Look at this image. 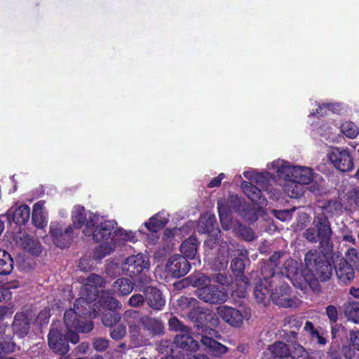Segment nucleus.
Segmentation results:
<instances>
[{
    "instance_id": "obj_61",
    "label": "nucleus",
    "mask_w": 359,
    "mask_h": 359,
    "mask_svg": "<svg viewBox=\"0 0 359 359\" xmlns=\"http://www.w3.org/2000/svg\"><path fill=\"white\" fill-rule=\"evenodd\" d=\"M291 356L292 357V359H310L309 353L302 346H299L292 353L291 352Z\"/></svg>"
},
{
    "instance_id": "obj_13",
    "label": "nucleus",
    "mask_w": 359,
    "mask_h": 359,
    "mask_svg": "<svg viewBox=\"0 0 359 359\" xmlns=\"http://www.w3.org/2000/svg\"><path fill=\"white\" fill-rule=\"evenodd\" d=\"M49 229L53 242L57 248L64 249L71 245L73 238L71 225L64 226L58 222H51Z\"/></svg>"
},
{
    "instance_id": "obj_21",
    "label": "nucleus",
    "mask_w": 359,
    "mask_h": 359,
    "mask_svg": "<svg viewBox=\"0 0 359 359\" xmlns=\"http://www.w3.org/2000/svg\"><path fill=\"white\" fill-rule=\"evenodd\" d=\"M147 305L156 311H161L165 305V299L161 291L154 286H147L142 289Z\"/></svg>"
},
{
    "instance_id": "obj_49",
    "label": "nucleus",
    "mask_w": 359,
    "mask_h": 359,
    "mask_svg": "<svg viewBox=\"0 0 359 359\" xmlns=\"http://www.w3.org/2000/svg\"><path fill=\"white\" fill-rule=\"evenodd\" d=\"M81 297L79 299H83L90 302H94L98 295V290L95 287L85 283L80 291Z\"/></svg>"
},
{
    "instance_id": "obj_58",
    "label": "nucleus",
    "mask_w": 359,
    "mask_h": 359,
    "mask_svg": "<svg viewBox=\"0 0 359 359\" xmlns=\"http://www.w3.org/2000/svg\"><path fill=\"white\" fill-rule=\"evenodd\" d=\"M124 230L121 228H115L112 231V236H111V242L113 245H116V244H120L121 242L124 240Z\"/></svg>"
},
{
    "instance_id": "obj_2",
    "label": "nucleus",
    "mask_w": 359,
    "mask_h": 359,
    "mask_svg": "<svg viewBox=\"0 0 359 359\" xmlns=\"http://www.w3.org/2000/svg\"><path fill=\"white\" fill-rule=\"evenodd\" d=\"M332 236V230L328 217L316 213L312 226L306 230V239L312 243L318 242L323 248L330 245Z\"/></svg>"
},
{
    "instance_id": "obj_27",
    "label": "nucleus",
    "mask_w": 359,
    "mask_h": 359,
    "mask_svg": "<svg viewBox=\"0 0 359 359\" xmlns=\"http://www.w3.org/2000/svg\"><path fill=\"white\" fill-rule=\"evenodd\" d=\"M13 332L20 337H24L30 330V320L23 312H17L12 324Z\"/></svg>"
},
{
    "instance_id": "obj_14",
    "label": "nucleus",
    "mask_w": 359,
    "mask_h": 359,
    "mask_svg": "<svg viewBox=\"0 0 359 359\" xmlns=\"http://www.w3.org/2000/svg\"><path fill=\"white\" fill-rule=\"evenodd\" d=\"M64 323L65 328L74 329L80 333H88L94 328L93 320L81 319L74 307L65 312Z\"/></svg>"
},
{
    "instance_id": "obj_22",
    "label": "nucleus",
    "mask_w": 359,
    "mask_h": 359,
    "mask_svg": "<svg viewBox=\"0 0 359 359\" xmlns=\"http://www.w3.org/2000/svg\"><path fill=\"white\" fill-rule=\"evenodd\" d=\"M264 278V280H260L256 283L254 288V296L256 301L259 304L266 305L269 301L270 292L271 293V283H275L277 279Z\"/></svg>"
},
{
    "instance_id": "obj_9",
    "label": "nucleus",
    "mask_w": 359,
    "mask_h": 359,
    "mask_svg": "<svg viewBox=\"0 0 359 359\" xmlns=\"http://www.w3.org/2000/svg\"><path fill=\"white\" fill-rule=\"evenodd\" d=\"M292 289L286 283H281L272 290L270 298L273 303L282 308H296L299 305V299L291 297Z\"/></svg>"
},
{
    "instance_id": "obj_19",
    "label": "nucleus",
    "mask_w": 359,
    "mask_h": 359,
    "mask_svg": "<svg viewBox=\"0 0 359 359\" xmlns=\"http://www.w3.org/2000/svg\"><path fill=\"white\" fill-rule=\"evenodd\" d=\"M187 317L194 323L198 331L206 332L208 328V322L212 318V314L208 310L198 305L188 313Z\"/></svg>"
},
{
    "instance_id": "obj_45",
    "label": "nucleus",
    "mask_w": 359,
    "mask_h": 359,
    "mask_svg": "<svg viewBox=\"0 0 359 359\" xmlns=\"http://www.w3.org/2000/svg\"><path fill=\"white\" fill-rule=\"evenodd\" d=\"M121 318V314L118 311H104L101 316L102 324L108 327L118 324Z\"/></svg>"
},
{
    "instance_id": "obj_31",
    "label": "nucleus",
    "mask_w": 359,
    "mask_h": 359,
    "mask_svg": "<svg viewBox=\"0 0 359 359\" xmlns=\"http://www.w3.org/2000/svg\"><path fill=\"white\" fill-rule=\"evenodd\" d=\"M134 289V283L127 278L116 279L111 285V291L114 294L118 297H124L130 294Z\"/></svg>"
},
{
    "instance_id": "obj_36",
    "label": "nucleus",
    "mask_w": 359,
    "mask_h": 359,
    "mask_svg": "<svg viewBox=\"0 0 359 359\" xmlns=\"http://www.w3.org/2000/svg\"><path fill=\"white\" fill-rule=\"evenodd\" d=\"M320 212L317 214H323L328 217H332L334 215H339L342 212V204L337 200H327L322 203L318 207Z\"/></svg>"
},
{
    "instance_id": "obj_30",
    "label": "nucleus",
    "mask_w": 359,
    "mask_h": 359,
    "mask_svg": "<svg viewBox=\"0 0 359 359\" xmlns=\"http://www.w3.org/2000/svg\"><path fill=\"white\" fill-rule=\"evenodd\" d=\"M281 257L280 252H274L269 259L267 263L262 268V275L266 280L267 278L279 279V273H276L275 267L278 266V261Z\"/></svg>"
},
{
    "instance_id": "obj_15",
    "label": "nucleus",
    "mask_w": 359,
    "mask_h": 359,
    "mask_svg": "<svg viewBox=\"0 0 359 359\" xmlns=\"http://www.w3.org/2000/svg\"><path fill=\"white\" fill-rule=\"evenodd\" d=\"M278 174L282 177H292L304 187L313 180V172L311 168L301 166H290L279 170Z\"/></svg>"
},
{
    "instance_id": "obj_3",
    "label": "nucleus",
    "mask_w": 359,
    "mask_h": 359,
    "mask_svg": "<svg viewBox=\"0 0 359 359\" xmlns=\"http://www.w3.org/2000/svg\"><path fill=\"white\" fill-rule=\"evenodd\" d=\"M117 226L115 220L99 222V216L92 215L83 229V233L86 237H91L95 243L104 242L110 239L112 231Z\"/></svg>"
},
{
    "instance_id": "obj_23",
    "label": "nucleus",
    "mask_w": 359,
    "mask_h": 359,
    "mask_svg": "<svg viewBox=\"0 0 359 359\" xmlns=\"http://www.w3.org/2000/svg\"><path fill=\"white\" fill-rule=\"evenodd\" d=\"M302 325V321L294 316H286L283 320V332L287 341L297 339L298 331Z\"/></svg>"
},
{
    "instance_id": "obj_35",
    "label": "nucleus",
    "mask_w": 359,
    "mask_h": 359,
    "mask_svg": "<svg viewBox=\"0 0 359 359\" xmlns=\"http://www.w3.org/2000/svg\"><path fill=\"white\" fill-rule=\"evenodd\" d=\"M215 231H219V229L215 215L209 214L200 218L198 223L200 233L210 235Z\"/></svg>"
},
{
    "instance_id": "obj_43",
    "label": "nucleus",
    "mask_w": 359,
    "mask_h": 359,
    "mask_svg": "<svg viewBox=\"0 0 359 359\" xmlns=\"http://www.w3.org/2000/svg\"><path fill=\"white\" fill-rule=\"evenodd\" d=\"M187 280L193 287L201 288L207 287L210 283V278L205 274L200 272L194 273L187 278Z\"/></svg>"
},
{
    "instance_id": "obj_18",
    "label": "nucleus",
    "mask_w": 359,
    "mask_h": 359,
    "mask_svg": "<svg viewBox=\"0 0 359 359\" xmlns=\"http://www.w3.org/2000/svg\"><path fill=\"white\" fill-rule=\"evenodd\" d=\"M217 315L226 323L234 327H240L243 323V315L231 306L220 305L217 308Z\"/></svg>"
},
{
    "instance_id": "obj_56",
    "label": "nucleus",
    "mask_w": 359,
    "mask_h": 359,
    "mask_svg": "<svg viewBox=\"0 0 359 359\" xmlns=\"http://www.w3.org/2000/svg\"><path fill=\"white\" fill-rule=\"evenodd\" d=\"M109 345V341L103 337H96L93 339V346L97 351H105Z\"/></svg>"
},
{
    "instance_id": "obj_40",
    "label": "nucleus",
    "mask_w": 359,
    "mask_h": 359,
    "mask_svg": "<svg viewBox=\"0 0 359 359\" xmlns=\"http://www.w3.org/2000/svg\"><path fill=\"white\" fill-rule=\"evenodd\" d=\"M199 304V302L194 297L182 296L177 300L176 309L180 312L188 314L190 311L195 309Z\"/></svg>"
},
{
    "instance_id": "obj_60",
    "label": "nucleus",
    "mask_w": 359,
    "mask_h": 359,
    "mask_svg": "<svg viewBox=\"0 0 359 359\" xmlns=\"http://www.w3.org/2000/svg\"><path fill=\"white\" fill-rule=\"evenodd\" d=\"M349 344L354 349L359 351V330H351L349 332Z\"/></svg>"
},
{
    "instance_id": "obj_41",
    "label": "nucleus",
    "mask_w": 359,
    "mask_h": 359,
    "mask_svg": "<svg viewBox=\"0 0 359 359\" xmlns=\"http://www.w3.org/2000/svg\"><path fill=\"white\" fill-rule=\"evenodd\" d=\"M227 203L229 208L241 215L247 212L249 208V205L238 195H229Z\"/></svg>"
},
{
    "instance_id": "obj_37",
    "label": "nucleus",
    "mask_w": 359,
    "mask_h": 359,
    "mask_svg": "<svg viewBox=\"0 0 359 359\" xmlns=\"http://www.w3.org/2000/svg\"><path fill=\"white\" fill-rule=\"evenodd\" d=\"M92 215H96L93 212L86 213L83 207L76 208L72 214V221L74 228L81 229L83 226L86 227V223Z\"/></svg>"
},
{
    "instance_id": "obj_32",
    "label": "nucleus",
    "mask_w": 359,
    "mask_h": 359,
    "mask_svg": "<svg viewBox=\"0 0 359 359\" xmlns=\"http://www.w3.org/2000/svg\"><path fill=\"white\" fill-rule=\"evenodd\" d=\"M285 180L283 190L290 198H298L303 196L304 187L292 177H283Z\"/></svg>"
},
{
    "instance_id": "obj_51",
    "label": "nucleus",
    "mask_w": 359,
    "mask_h": 359,
    "mask_svg": "<svg viewBox=\"0 0 359 359\" xmlns=\"http://www.w3.org/2000/svg\"><path fill=\"white\" fill-rule=\"evenodd\" d=\"M100 304L107 309L105 311H117L116 309L121 307V303L113 297H102L100 299Z\"/></svg>"
},
{
    "instance_id": "obj_17",
    "label": "nucleus",
    "mask_w": 359,
    "mask_h": 359,
    "mask_svg": "<svg viewBox=\"0 0 359 359\" xmlns=\"http://www.w3.org/2000/svg\"><path fill=\"white\" fill-rule=\"evenodd\" d=\"M140 323L147 336L150 338L159 337L165 333L163 322L158 318L143 316L140 318Z\"/></svg>"
},
{
    "instance_id": "obj_54",
    "label": "nucleus",
    "mask_w": 359,
    "mask_h": 359,
    "mask_svg": "<svg viewBox=\"0 0 359 359\" xmlns=\"http://www.w3.org/2000/svg\"><path fill=\"white\" fill-rule=\"evenodd\" d=\"M86 283L88 285L95 287V288L98 290L99 287L102 288L104 287L105 280L101 276L95 273H90L88 276Z\"/></svg>"
},
{
    "instance_id": "obj_24",
    "label": "nucleus",
    "mask_w": 359,
    "mask_h": 359,
    "mask_svg": "<svg viewBox=\"0 0 359 359\" xmlns=\"http://www.w3.org/2000/svg\"><path fill=\"white\" fill-rule=\"evenodd\" d=\"M174 342L177 347L190 353H195L199 348L198 341L190 334V330L176 334Z\"/></svg>"
},
{
    "instance_id": "obj_7",
    "label": "nucleus",
    "mask_w": 359,
    "mask_h": 359,
    "mask_svg": "<svg viewBox=\"0 0 359 359\" xmlns=\"http://www.w3.org/2000/svg\"><path fill=\"white\" fill-rule=\"evenodd\" d=\"M48 343L50 348L57 354L65 355L68 353L69 346L67 338V329L62 322L52 323L48 334Z\"/></svg>"
},
{
    "instance_id": "obj_4",
    "label": "nucleus",
    "mask_w": 359,
    "mask_h": 359,
    "mask_svg": "<svg viewBox=\"0 0 359 359\" xmlns=\"http://www.w3.org/2000/svg\"><path fill=\"white\" fill-rule=\"evenodd\" d=\"M123 273L131 278H137L139 283L148 282V277L144 275L145 271L149 269L148 259L142 254L130 255L122 263Z\"/></svg>"
},
{
    "instance_id": "obj_38",
    "label": "nucleus",
    "mask_w": 359,
    "mask_h": 359,
    "mask_svg": "<svg viewBox=\"0 0 359 359\" xmlns=\"http://www.w3.org/2000/svg\"><path fill=\"white\" fill-rule=\"evenodd\" d=\"M168 222V219L166 217L161 216L160 214H156L144 223V226L148 231L157 233L159 230L163 229Z\"/></svg>"
},
{
    "instance_id": "obj_39",
    "label": "nucleus",
    "mask_w": 359,
    "mask_h": 359,
    "mask_svg": "<svg viewBox=\"0 0 359 359\" xmlns=\"http://www.w3.org/2000/svg\"><path fill=\"white\" fill-rule=\"evenodd\" d=\"M13 265L11 255L5 250L0 249V275H9L13 271Z\"/></svg>"
},
{
    "instance_id": "obj_29",
    "label": "nucleus",
    "mask_w": 359,
    "mask_h": 359,
    "mask_svg": "<svg viewBox=\"0 0 359 359\" xmlns=\"http://www.w3.org/2000/svg\"><path fill=\"white\" fill-rule=\"evenodd\" d=\"M354 269L348 265L344 259H340L338 265L335 266L336 274L338 279L344 284L351 283L355 278Z\"/></svg>"
},
{
    "instance_id": "obj_8",
    "label": "nucleus",
    "mask_w": 359,
    "mask_h": 359,
    "mask_svg": "<svg viewBox=\"0 0 359 359\" xmlns=\"http://www.w3.org/2000/svg\"><path fill=\"white\" fill-rule=\"evenodd\" d=\"M249 259L241 252L238 257H234L231 262V269L235 276V282L237 286L236 292L239 297H245L247 289L250 286L248 278L244 275L246 262Z\"/></svg>"
},
{
    "instance_id": "obj_33",
    "label": "nucleus",
    "mask_w": 359,
    "mask_h": 359,
    "mask_svg": "<svg viewBox=\"0 0 359 359\" xmlns=\"http://www.w3.org/2000/svg\"><path fill=\"white\" fill-rule=\"evenodd\" d=\"M199 242L194 236H191L184 240L180 245V252L185 258L193 259L198 252Z\"/></svg>"
},
{
    "instance_id": "obj_48",
    "label": "nucleus",
    "mask_w": 359,
    "mask_h": 359,
    "mask_svg": "<svg viewBox=\"0 0 359 359\" xmlns=\"http://www.w3.org/2000/svg\"><path fill=\"white\" fill-rule=\"evenodd\" d=\"M340 131L350 139L355 138L359 133L358 126L352 121H346L341 123L340 126Z\"/></svg>"
},
{
    "instance_id": "obj_44",
    "label": "nucleus",
    "mask_w": 359,
    "mask_h": 359,
    "mask_svg": "<svg viewBox=\"0 0 359 359\" xmlns=\"http://www.w3.org/2000/svg\"><path fill=\"white\" fill-rule=\"evenodd\" d=\"M344 313L349 320L359 323V302H349L345 306Z\"/></svg>"
},
{
    "instance_id": "obj_63",
    "label": "nucleus",
    "mask_w": 359,
    "mask_h": 359,
    "mask_svg": "<svg viewBox=\"0 0 359 359\" xmlns=\"http://www.w3.org/2000/svg\"><path fill=\"white\" fill-rule=\"evenodd\" d=\"M356 349H354L351 344L344 345L341 348V353L346 359H353L355 357Z\"/></svg>"
},
{
    "instance_id": "obj_53",
    "label": "nucleus",
    "mask_w": 359,
    "mask_h": 359,
    "mask_svg": "<svg viewBox=\"0 0 359 359\" xmlns=\"http://www.w3.org/2000/svg\"><path fill=\"white\" fill-rule=\"evenodd\" d=\"M168 326L170 330L179 333L187 332L190 328L184 325L175 316L170 318L168 320Z\"/></svg>"
},
{
    "instance_id": "obj_64",
    "label": "nucleus",
    "mask_w": 359,
    "mask_h": 359,
    "mask_svg": "<svg viewBox=\"0 0 359 359\" xmlns=\"http://www.w3.org/2000/svg\"><path fill=\"white\" fill-rule=\"evenodd\" d=\"M67 329V338L68 340V344L69 342L76 344L79 341V336L78 334V332L75 330V332L72 331V329Z\"/></svg>"
},
{
    "instance_id": "obj_10",
    "label": "nucleus",
    "mask_w": 359,
    "mask_h": 359,
    "mask_svg": "<svg viewBox=\"0 0 359 359\" xmlns=\"http://www.w3.org/2000/svg\"><path fill=\"white\" fill-rule=\"evenodd\" d=\"M196 295L203 302L210 304H222L229 298L227 290L216 285H208L196 290Z\"/></svg>"
},
{
    "instance_id": "obj_57",
    "label": "nucleus",
    "mask_w": 359,
    "mask_h": 359,
    "mask_svg": "<svg viewBox=\"0 0 359 359\" xmlns=\"http://www.w3.org/2000/svg\"><path fill=\"white\" fill-rule=\"evenodd\" d=\"M218 212L220 222L224 229L228 230L231 228V222L227 211H222L218 203Z\"/></svg>"
},
{
    "instance_id": "obj_52",
    "label": "nucleus",
    "mask_w": 359,
    "mask_h": 359,
    "mask_svg": "<svg viewBox=\"0 0 359 359\" xmlns=\"http://www.w3.org/2000/svg\"><path fill=\"white\" fill-rule=\"evenodd\" d=\"M15 344L13 341V336L8 334L4 341H0V355L4 353H10L15 351Z\"/></svg>"
},
{
    "instance_id": "obj_47",
    "label": "nucleus",
    "mask_w": 359,
    "mask_h": 359,
    "mask_svg": "<svg viewBox=\"0 0 359 359\" xmlns=\"http://www.w3.org/2000/svg\"><path fill=\"white\" fill-rule=\"evenodd\" d=\"M346 262L354 269L359 271V250L351 248L345 253V257L343 258Z\"/></svg>"
},
{
    "instance_id": "obj_6",
    "label": "nucleus",
    "mask_w": 359,
    "mask_h": 359,
    "mask_svg": "<svg viewBox=\"0 0 359 359\" xmlns=\"http://www.w3.org/2000/svg\"><path fill=\"white\" fill-rule=\"evenodd\" d=\"M123 319L128 325V337L130 347H140L147 344L148 339L142 332L140 323V311L127 310L123 313Z\"/></svg>"
},
{
    "instance_id": "obj_28",
    "label": "nucleus",
    "mask_w": 359,
    "mask_h": 359,
    "mask_svg": "<svg viewBox=\"0 0 359 359\" xmlns=\"http://www.w3.org/2000/svg\"><path fill=\"white\" fill-rule=\"evenodd\" d=\"M201 342L206 351L215 357H221L228 351V348L212 337L202 335Z\"/></svg>"
},
{
    "instance_id": "obj_5",
    "label": "nucleus",
    "mask_w": 359,
    "mask_h": 359,
    "mask_svg": "<svg viewBox=\"0 0 359 359\" xmlns=\"http://www.w3.org/2000/svg\"><path fill=\"white\" fill-rule=\"evenodd\" d=\"M259 174L255 177V182L257 186L252 184L251 182L243 181L241 183V189L246 196L254 203L262 205L266 203V198L263 196L262 190L271 191V185L267 178V175Z\"/></svg>"
},
{
    "instance_id": "obj_26",
    "label": "nucleus",
    "mask_w": 359,
    "mask_h": 359,
    "mask_svg": "<svg viewBox=\"0 0 359 359\" xmlns=\"http://www.w3.org/2000/svg\"><path fill=\"white\" fill-rule=\"evenodd\" d=\"M93 302L83 300V299H76L74 303V307L76 309V312L81 319L89 320L95 318L97 316L96 309L92 305Z\"/></svg>"
},
{
    "instance_id": "obj_62",
    "label": "nucleus",
    "mask_w": 359,
    "mask_h": 359,
    "mask_svg": "<svg viewBox=\"0 0 359 359\" xmlns=\"http://www.w3.org/2000/svg\"><path fill=\"white\" fill-rule=\"evenodd\" d=\"M326 314L332 323H336L338 320V312L336 306L329 305L326 307Z\"/></svg>"
},
{
    "instance_id": "obj_16",
    "label": "nucleus",
    "mask_w": 359,
    "mask_h": 359,
    "mask_svg": "<svg viewBox=\"0 0 359 359\" xmlns=\"http://www.w3.org/2000/svg\"><path fill=\"white\" fill-rule=\"evenodd\" d=\"M191 264L184 256L174 255L165 264L167 273L172 278H179L184 276L190 270Z\"/></svg>"
},
{
    "instance_id": "obj_59",
    "label": "nucleus",
    "mask_w": 359,
    "mask_h": 359,
    "mask_svg": "<svg viewBox=\"0 0 359 359\" xmlns=\"http://www.w3.org/2000/svg\"><path fill=\"white\" fill-rule=\"evenodd\" d=\"M212 278L215 282L222 285H228L231 281V278L226 276L225 273L221 272V271H218V272L212 276Z\"/></svg>"
},
{
    "instance_id": "obj_55",
    "label": "nucleus",
    "mask_w": 359,
    "mask_h": 359,
    "mask_svg": "<svg viewBox=\"0 0 359 359\" xmlns=\"http://www.w3.org/2000/svg\"><path fill=\"white\" fill-rule=\"evenodd\" d=\"M145 296L140 294H134L128 299V304L130 307L139 308L144 305Z\"/></svg>"
},
{
    "instance_id": "obj_20",
    "label": "nucleus",
    "mask_w": 359,
    "mask_h": 359,
    "mask_svg": "<svg viewBox=\"0 0 359 359\" xmlns=\"http://www.w3.org/2000/svg\"><path fill=\"white\" fill-rule=\"evenodd\" d=\"M261 359H292L289 345L282 341H276L263 352Z\"/></svg>"
},
{
    "instance_id": "obj_11",
    "label": "nucleus",
    "mask_w": 359,
    "mask_h": 359,
    "mask_svg": "<svg viewBox=\"0 0 359 359\" xmlns=\"http://www.w3.org/2000/svg\"><path fill=\"white\" fill-rule=\"evenodd\" d=\"M279 275L280 278L285 276L289 279L295 287L302 290H307L304 270L299 272V266L297 261L293 259L286 260Z\"/></svg>"
},
{
    "instance_id": "obj_50",
    "label": "nucleus",
    "mask_w": 359,
    "mask_h": 359,
    "mask_svg": "<svg viewBox=\"0 0 359 359\" xmlns=\"http://www.w3.org/2000/svg\"><path fill=\"white\" fill-rule=\"evenodd\" d=\"M127 333L126 326L123 324H116L109 327V336L115 341L123 339Z\"/></svg>"
},
{
    "instance_id": "obj_25",
    "label": "nucleus",
    "mask_w": 359,
    "mask_h": 359,
    "mask_svg": "<svg viewBox=\"0 0 359 359\" xmlns=\"http://www.w3.org/2000/svg\"><path fill=\"white\" fill-rule=\"evenodd\" d=\"M20 247L30 255L39 257L42 252V245L40 241L34 236L24 234L19 239Z\"/></svg>"
},
{
    "instance_id": "obj_42",
    "label": "nucleus",
    "mask_w": 359,
    "mask_h": 359,
    "mask_svg": "<svg viewBox=\"0 0 359 359\" xmlns=\"http://www.w3.org/2000/svg\"><path fill=\"white\" fill-rule=\"evenodd\" d=\"M228 257L229 252L226 250L220 248L218 249L217 254L212 262V266L216 271L224 270L227 267L229 263Z\"/></svg>"
},
{
    "instance_id": "obj_46",
    "label": "nucleus",
    "mask_w": 359,
    "mask_h": 359,
    "mask_svg": "<svg viewBox=\"0 0 359 359\" xmlns=\"http://www.w3.org/2000/svg\"><path fill=\"white\" fill-rule=\"evenodd\" d=\"M114 248L115 246L112 243H109L107 241L103 242V243L95 248L94 251L95 259L96 260H101L110 255L114 250Z\"/></svg>"
},
{
    "instance_id": "obj_12",
    "label": "nucleus",
    "mask_w": 359,
    "mask_h": 359,
    "mask_svg": "<svg viewBox=\"0 0 359 359\" xmlns=\"http://www.w3.org/2000/svg\"><path fill=\"white\" fill-rule=\"evenodd\" d=\"M328 159L341 172H350L354 168L353 158L348 148L333 147L328 154Z\"/></svg>"
},
{
    "instance_id": "obj_1",
    "label": "nucleus",
    "mask_w": 359,
    "mask_h": 359,
    "mask_svg": "<svg viewBox=\"0 0 359 359\" xmlns=\"http://www.w3.org/2000/svg\"><path fill=\"white\" fill-rule=\"evenodd\" d=\"M306 269L304 276L307 290L318 292L320 290L319 281L325 282L330 279L333 266L328 257L317 250H309L304 256Z\"/></svg>"
},
{
    "instance_id": "obj_34",
    "label": "nucleus",
    "mask_w": 359,
    "mask_h": 359,
    "mask_svg": "<svg viewBox=\"0 0 359 359\" xmlns=\"http://www.w3.org/2000/svg\"><path fill=\"white\" fill-rule=\"evenodd\" d=\"M8 219L12 218L13 222L18 225L25 224L29 219L30 209L27 205H22L15 209L13 212H7Z\"/></svg>"
}]
</instances>
